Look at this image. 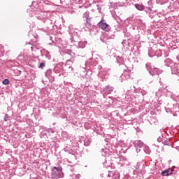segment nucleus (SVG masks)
<instances>
[{"label":"nucleus","instance_id":"aec40b11","mask_svg":"<svg viewBox=\"0 0 179 179\" xmlns=\"http://www.w3.org/2000/svg\"><path fill=\"white\" fill-rule=\"evenodd\" d=\"M48 38H49L50 40V41H52L51 43H49V44L50 45H53L54 43H55V41H54V39H55V38H54V35L52 36H48Z\"/></svg>","mask_w":179,"mask_h":179},{"label":"nucleus","instance_id":"4be33fe9","mask_svg":"<svg viewBox=\"0 0 179 179\" xmlns=\"http://www.w3.org/2000/svg\"><path fill=\"white\" fill-rule=\"evenodd\" d=\"M162 143L166 146H170V141L164 138Z\"/></svg>","mask_w":179,"mask_h":179},{"label":"nucleus","instance_id":"c85d7f7f","mask_svg":"<svg viewBox=\"0 0 179 179\" xmlns=\"http://www.w3.org/2000/svg\"><path fill=\"white\" fill-rule=\"evenodd\" d=\"M163 141H164V138L163 137V136H162V137H159L158 138H157V141L158 142H163Z\"/></svg>","mask_w":179,"mask_h":179},{"label":"nucleus","instance_id":"a878e982","mask_svg":"<svg viewBox=\"0 0 179 179\" xmlns=\"http://www.w3.org/2000/svg\"><path fill=\"white\" fill-rule=\"evenodd\" d=\"M45 66V63L41 62V63H40L38 68H41L42 69H43Z\"/></svg>","mask_w":179,"mask_h":179},{"label":"nucleus","instance_id":"f3484780","mask_svg":"<svg viewBox=\"0 0 179 179\" xmlns=\"http://www.w3.org/2000/svg\"><path fill=\"white\" fill-rule=\"evenodd\" d=\"M135 8H136L138 10H143L145 9V6L142 4H135Z\"/></svg>","mask_w":179,"mask_h":179},{"label":"nucleus","instance_id":"f03ea898","mask_svg":"<svg viewBox=\"0 0 179 179\" xmlns=\"http://www.w3.org/2000/svg\"><path fill=\"white\" fill-rule=\"evenodd\" d=\"M64 177L62 168L54 166L52 170V179H59Z\"/></svg>","mask_w":179,"mask_h":179},{"label":"nucleus","instance_id":"ddd939ff","mask_svg":"<svg viewBox=\"0 0 179 179\" xmlns=\"http://www.w3.org/2000/svg\"><path fill=\"white\" fill-rule=\"evenodd\" d=\"M171 72L173 75H178L179 74V69H178V64H175L172 67H171Z\"/></svg>","mask_w":179,"mask_h":179},{"label":"nucleus","instance_id":"a211bd4d","mask_svg":"<svg viewBox=\"0 0 179 179\" xmlns=\"http://www.w3.org/2000/svg\"><path fill=\"white\" fill-rule=\"evenodd\" d=\"M45 75L46 78H51V75H52V70H51V69L47 70Z\"/></svg>","mask_w":179,"mask_h":179},{"label":"nucleus","instance_id":"7c9ffc66","mask_svg":"<svg viewBox=\"0 0 179 179\" xmlns=\"http://www.w3.org/2000/svg\"><path fill=\"white\" fill-rule=\"evenodd\" d=\"M34 26H36V24L34 23H31L30 24L29 27L31 29V27H34Z\"/></svg>","mask_w":179,"mask_h":179},{"label":"nucleus","instance_id":"f704fd0d","mask_svg":"<svg viewBox=\"0 0 179 179\" xmlns=\"http://www.w3.org/2000/svg\"><path fill=\"white\" fill-rule=\"evenodd\" d=\"M86 26H90V23L86 24Z\"/></svg>","mask_w":179,"mask_h":179},{"label":"nucleus","instance_id":"7ed1b4c3","mask_svg":"<svg viewBox=\"0 0 179 179\" xmlns=\"http://www.w3.org/2000/svg\"><path fill=\"white\" fill-rule=\"evenodd\" d=\"M145 66H146L147 71H148L150 75H151L152 76H155V75H160V73H162V70L155 66H152L149 63L146 64Z\"/></svg>","mask_w":179,"mask_h":179},{"label":"nucleus","instance_id":"2f4dec72","mask_svg":"<svg viewBox=\"0 0 179 179\" xmlns=\"http://www.w3.org/2000/svg\"><path fill=\"white\" fill-rule=\"evenodd\" d=\"M36 46H31V51H33V50H36Z\"/></svg>","mask_w":179,"mask_h":179},{"label":"nucleus","instance_id":"473e14b6","mask_svg":"<svg viewBox=\"0 0 179 179\" xmlns=\"http://www.w3.org/2000/svg\"><path fill=\"white\" fill-rule=\"evenodd\" d=\"M7 117H8V115H5V117H4V121H8Z\"/></svg>","mask_w":179,"mask_h":179},{"label":"nucleus","instance_id":"393cba45","mask_svg":"<svg viewBox=\"0 0 179 179\" xmlns=\"http://www.w3.org/2000/svg\"><path fill=\"white\" fill-rule=\"evenodd\" d=\"M3 85H9V80L8 78L4 79L2 81Z\"/></svg>","mask_w":179,"mask_h":179},{"label":"nucleus","instance_id":"c9c22d12","mask_svg":"<svg viewBox=\"0 0 179 179\" xmlns=\"http://www.w3.org/2000/svg\"><path fill=\"white\" fill-rule=\"evenodd\" d=\"M92 59H90V61L88 62H90V64H92Z\"/></svg>","mask_w":179,"mask_h":179},{"label":"nucleus","instance_id":"39448f33","mask_svg":"<svg viewBox=\"0 0 179 179\" xmlns=\"http://www.w3.org/2000/svg\"><path fill=\"white\" fill-rule=\"evenodd\" d=\"M133 143L134 148H136V152H137V153H139V152H141V148H143L144 144L143 141L141 140H136L134 141Z\"/></svg>","mask_w":179,"mask_h":179},{"label":"nucleus","instance_id":"4c0bfd02","mask_svg":"<svg viewBox=\"0 0 179 179\" xmlns=\"http://www.w3.org/2000/svg\"><path fill=\"white\" fill-rule=\"evenodd\" d=\"M157 94H159V92H156V96H157Z\"/></svg>","mask_w":179,"mask_h":179},{"label":"nucleus","instance_id":"cd10ccee","mask_svg":"<svg viewBox=\"0 0 179 179\" xmlns=\"http://www.w3.org/2000/svg\"><path fill=\"white\" fill-rule=\"evenodd\" d=\"M72 62H73V59H68V60L66 61V64H67L68 65H71V64H72Z\"/></svg>","mask_w":179,"mask_h":179},{"label":"nucleus","instance_id":"0eeeda50","mask_svg":"<svg viewBox=\"0 0 179 179\" xmlns=\"http://www.w3.org/2000/svg\"><path fill=\"white\" fill-rule=\"evenodd\" d=\"M174 167L175 166H173V168H171V169H166V170L162 171V175L163 176V177H168V176H171V174H173Z\"/></svg>","mask_w":179,"mask_h":179},{"label":"nucleus","instance_id":"e433bc0d","mask_svg":"<svg viewBox=\"0 0 179 179\" xmlns=\"http://www.w3.org/2000/svg\"><path fill=\"white\" fill-rule=\"evenodd\" d=\"M120 164H122V166H125V164L124 163H120Z\"/></svg>","mask_w":179,"mask_h":179},{"label":"nucleus","instance_id":"2eb2a0df","mask_svg":"<svg viewBox=\"0 0 179 179\" xmlns=\"http://www.w3.org/2000/svg\"><path fill=\"white\" fill-rule=\"evenodd\" d=\"M126 101H132L134 100V95H129V90L127 91V94L125 96Z\"/></svg>","mask_w":179,"mask_h":179},{"label":"nucleus","instance_id":"c756f323","mask_svg":"<svg viewBox=\"0 0 179 179\" xmlns=\"http://www.w3.org/2000/svg\"><path fill=\"white\" fill-rule=\"evenodd\" d=\"M114 173H113V172H109V173L108 174V177H113Z\"/></svg>","mask_w":179,"mask_h":179},{"label":"nucleus","instance_id":"20e7f679","mask_svg":"<svg viewBox=\"0 0 179 179\" xmlns=\"http://www.w3.org/2000/svg\"><path fill=\"white\" fill-rule=\"evenodd\" d=\"M164 93L166 97H171L173 100H175V101L179 103V95L173 94V92L169 91L168 90H164Z\"/></svg>","mask_w":179,"mask_h":179},{"label":"nucleus","instance_id":"412c9836","mask_svg":"<svg viewBox=\"0 0 179 179\" xmlns=\"http://www.w3.org/2000/svg\"><path fill=\"white\" fill-rule=\"evenodd\" d=\"M90 143H91V141H90V140H89V139H85V140L84 141V145H85V146H89V145H90Z\"/></svg>","mask_w":179,"mask_h":179},{"label":"nucleus","instance_id":"6e6552de","mask_svg":"<svg viewBox=\"0 0 179 179\" xmlns=\"http://www.w3.org/2000/svg\"><path fill=\"white\" fill-rule=\"evenodd\" d=\"M98 24L99 25V27L105 31H110L111 29V27H110L107 23H99Z\"/></svg>","mask_w":179,"mask_h":179},{"label":"nucleus","instance_id":"a19ab883","mask_svg":"<svg viewBox=\"0 0 179 179\" xmlns=\"http://www.w3.org/2000/svg\"><path fill=\"white\" fill-rule=\"evenodd\" d=\"M83 69H85V67H83Z\"/></svg>","mask_w":179,"mask_h":179},{"label":"nucleus","instance_id":"6ab92c4d","mask_svg":"<svg viewBox=\"0 0 179 179\" xmlns=\"http://www.w3.org/2000/svg\"><path fill=\"white\" fill-rule=\"evenodd\" d=\"M70 177H71L73 179H79L80 178L81 176L80 174L73 173L72 175H70Z\"/></svg>","mask_w":179,"mask_h":179},{"label":"nucleus","instance_id":"5701e85b","mask_svg":"<svg viewBox=\"0 0 179 179\" xmlns=\"http://www.w3.org/2000/svg\"><path fill=\"white\" fill-rule=\"evenodd\" d=\"M140 93L142 94V96H146V94H148V91L145 90H141Z\"/></svg>","mask_w":179,"mask_h":179},{"label":"nucleus","instance_id":"423d86ee","mask_svg":"<svg viewBox=\"0 0 179 179\" xmlns=\"http://www.w3.org/2000/svg\"><path fill=\"white\" fill-rule=\"evenodd\" d=\"M56 47H58L59 48H62V47H64V42L62 41V38H56L55 43H53Z\"/></svg>","mask_w":179,"mask_h":179},{"label":"nucleus","instance_id":"dca6fc26","mask_svg":"<svg viewBox=\"0 0 179 179\" xmlns=\"http://www.w3.org/2000/svg\"><path fill=\"white\" fill-rule=\"evenodd\" d=\"M86 45H87V41H80L78 43L79 48H85V47H86Z\"/></svg>","mask_w":179,"mask_h":179},{"label":"nucleus","instance_id":"bb28decb","mask_svg":"<svg viewBox=\"0 0 179 179\" xmlns=\"http://www.w3.org/2000/svg\"><path fill=\"white\" fill-rule=\"evenodd\" d=\"M45 57H46V58H48V59H51V56L50 55V53L48 52H46V53L45 54Z\"/></svg>","mask_w":179,"mask_h":179},{"label":"nucleus","instance_id":"f257e3e1","mask_svg":"<svg viewBox=\"0 0 179 179\" xmlns=\"http://www.w3.org/2000/svg\"><path fill=\"white\" fill-rule=\"evenodd\" d=\"M122 44L124 48L133 52L134 55H139V46L136 45L134 42L123 41Z\"/></svg>","mask_w":179,"mask_h":179},{"label":"nucleus","instance_id":"f8f14e48","mask_svg":"<svg viewBox=\"0 0 179 179\" xmlns=\"http://www.w3.org/2000/svg\"><path fill=\"white\" fill-rule=\"evenodd\" d=\"M53 72H55V73H61L62 72V65L61 64H56L53 69Z\"/></svg>","mask_w":179,"mask_h":179},{"label":"nucleus","instance_id":"1a4fd4ad","mask_svg":"<svg viewBox=\"0 0 179 179\" xmlns=\"http://www.w3.org/2000/svg\"><path fill=\"white\" fill-rule=\"evenodd\" d=\"M112 92H114V87L107 85L103 88V93H104V94H110Z\"/></svg>","mask_w":179,"mask_h":179},{"label":"nucleus","instance_id":"4468645a","mask_svg":"<svg viewBox=\"0 0 179 179\" xmlns=\"http://www.w3.org/2000/svg\"><path fill=\"white\" fill-rule=\"evenodd\" d=\"M65 55H69L71 57V58H72V59L75 58V57H76V54L71 50H66Z\"/></svg>","mask_w":179,"mask_h":179},{"label":"nucleus","instance_id":"b1692460","mask_svg":"<svg viewBox=\"0 0 179 179\" xmlns=\"http://www.w3.org/2000/svg\"><path fill=\"white\" fill-rule=\"evenodd\" d=\"M143 150H144L145 153H147V155H149V153H150V150H149V148L148 147H145L143 148Z\"/></svg>","mask_w":179,"mask_h":179},{"label":"nucleus","instance_id":"ea45409f","mask_svg":"<svg viewBox=\"0 0 179 179\" xmlns=\"http://www.w3.org/2000/svg\"><path fill=\"white\" fill-rule=\"evenodd\" d=\"M103 166H106V164H104V162H103Z\"/></svg>","mask_w":179,"mask_h":179},{"label":"nucleus","instance_id":"9b49d317","mask_svg":"<svg viewBox=\"0 0 179 179\" xmlns=\"http://www.w3.org/2000/svg\"><path fill=\"white\" fill-rule=\"evenodd\" d=\"M175 64H176V63H174V62H173V60H171V59H166L164 60L165 66L172 68Z\"/></svg>","mask_w":179,"mask_h":179},{"label":"nucleus","instance_id":"9d476101","mask_svg":"<svg viewBox=\"0 0 179 179\" xmlns=\"http://www.w3.org/2000/svg\"><path fill=\"white\" fill-rule=\"evenodd\" d=\"M28 36L32 41H37V38H38V35L37 34H33V30L29 31Z\"/></svg>","mask_w":179,"mask_h":179},{"label":"nucleus","instance_id":"72a5a7b5","mask_svg":"<svg viewBox=\"0 0 179 179\" xmlns=\"http://www.w3.org/2000/svg\"><path fill=\"white\" fill-rule=\"evenodd\" d=\"M126 162V166H129V162H128L127 161H125Z\"/></svg>","mask_w":179,"mask_h":179},{"label":"nucleus","instance_id":"58836bf2","mask_svg":"<svg viewBox=\"0 0 179 179\" xmlns=\"http://www.w3.org/2000/svg\"><path fill=\"white\" fill-rule=\"evenodd\" d=\"M87 73H89V71L86 72L85 74L87 75Z\"/></svg>","mask_w":179,"mask_h":179}]
</instances>
